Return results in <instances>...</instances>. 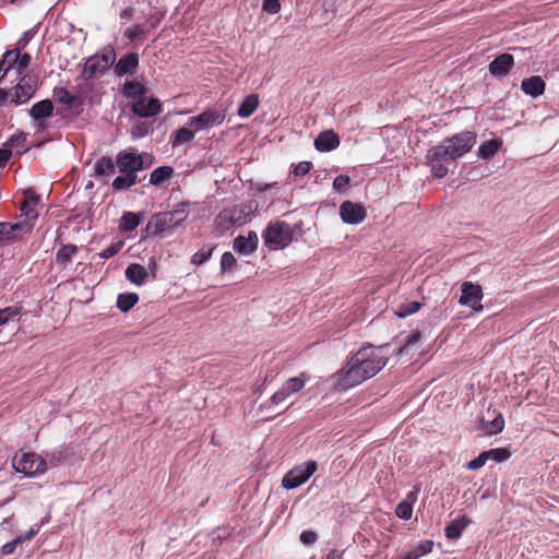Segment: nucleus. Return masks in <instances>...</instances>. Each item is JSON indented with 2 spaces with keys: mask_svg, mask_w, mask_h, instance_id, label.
<instances>
[{
  "mask_svg": "<svg viewBox=\"0 0 559 559\" xmlns=\"http://www.w3.org/2000/svg\"><path fill=\"white\" fill-rule=\"evenodd\" d=\"M386 346H366L356 352L335 374V389L347 391L374 377L388 362V357L381 353Z\"/></svg>",
  "mask_w": 559,
  "mask_h": 559,
  "instance_id": "f257e3e1",
  "label": "nucleus"
},
{
  "mask_svg": "<svg viewBox=\"0 0 559 559\" xmlns=\"http://www.w3.org/2000/svg\"><path fill=\"white\" fill-rule=\"evenodd\" d=\"M190 205V202H180L171 211L153 215L146 225V230L152 235H160L169 228L181 225L189 215Z\"/></svg>",
  "mask_w": 559,
  "mask_h": 559,
  "instance_id": "f03ea898",
  "label": "nucleus"
},
{
  "mask_svg": "<svg viewBox=\"0 0 559 559\" xmlns=\"http://www.w3.org/2000/svg\"><path fill=\"white\" fill-rule=\"evenodd\" d=\"M264 245L269 250L284 249L293 241V231L288 223H270L263 231Z\"/></svg>",
  "mask_w": 559,
  "mask_h": 559,
  "instance_id": "7ed1b4c3",
  "label": "nucleus"
},
{
  "mask_svg": "<svg viewBox=\"0 0 559 559\" xmlns=\"http://www.w3.org/2000/svg\"><path fill=\"white\" fill-rule=\"evenodd\" d=\"M453 152L442 141L440 144L430 147L426 154L427 165L430 166L431 175L436 178H444L449 168L447 162L456 160Z\"/></svg>",
  "mask_w": 559,
  "mask_h": 559,
  "instance_id": "20e7f679",
  "label": "nucleus"
},
{
  "mask_svg": "<svg viewBox=\"0 0 559 559\" xmlns=\"http://www.w3.org/2000/svg\"><path fill=\"white\" fill-rule=\"evenodd\" d=\"M12 467L26 477L41 475L47 469L46 461L34 452L16 453L12 459Z\"/></svg>",
  "mask_w": 559,
  "mask_h": 559,
  "instance_id": "39448f33",
  "label": "nucleus"
},
{
  "mask_svg": "<svg viewBox=\"0 0 559 559\" xmlns=\"http://www.w3.org/2000/svg\"><path fill=\"white\" fill-rule=\"evenodd\" d=\"M317 468V462L311 460L297 465L284 475L282 486L287 490L295 489L305 484L316 473Z\"/></svg>",
  "mask_w": 559,
  "mask_h": 559,
  "instance_id": "423d86ee",
  "label": "nucleus"
},
{
  "mask_svg": "<svg viewBox=\"0 0 559 559\" xmlns=\"http://www.w3.org/2000/svg\"><path fill=\"white\" fill-rule=\"evenodd\" d=\"M476 133L473 131H462L453 134L452 136L445 138L442 141L456 156V158L463 157L466 153L471 152L473 146L476 144Z\"/></svg>",
  "mask_w": 559,
  "mask_h": 559,
  "instance_id": "0eeeda50",
  "label": "nucleus"
},
{
  "mask_svg": "<svg viewBox=\"0 0 559 559\" xmlns=\"http://www.w3.org/2000/svg\"><path fill=\"white\" fill-rule=\"evenodd\" d=\"M251 207L247 204H239L233 209L223 210L218 216V225L224 229H230L234 226H241L247 223Z\"/></svg>",
  "mask_w": 559,
  "mask_h": 559,
  "instance_id": "6e6552de",
  "label": "nucleus"
},
{
  "mask_svg": "<svg viewBox=\"0 0 559 559\" xmlns=\"http://www.w3.org/2000/svg\"><path fill=\"white\" fill-rule=\"evenodd\" d=\"M37 87V80L31 75L23 76L20 82L10 90V104L22 105L31 99Z\"/></svg>",
  "mask_w": 559,
  "mask_h": 559,
  "instance_id": "1a4fd4ad",
  "label": "nucleus"
},
{
  "mask_svg": "<svg viewBox=\"0 0 559 559\" xmlns=\"http://www.w3.org/2000/svg\"><path fill=\"white\" fill-rule=\"evenodd\" d=\"M32 57L19 48L8 50L0 60V70H25L31 66Z\"/></svg>",
  "mask_w": 559,
  "mask_h": 559,
  "instance_id": "9d476101",
  "label": "nucleus"
},
{
  "mask_svg": "<svg viewBox=\"0 0 559 559\" xmlns=\"http://www.w3.org/2000/svg\"><path fill=\"white\" fill-rule=\"evenodd\" d=\"M224 120V116L216 109H206L198 116L191 117L187 126L199 132L204 129H210L219 126Z\"/></svg>",
  "mask_w": 559,
  "mask_h": 559,
  "instance_id": "9b49d317",
  "label": "nucleus"
},
{
  "mask_svg": "<svg viewBox=\"0 0 559 559\" xmlns=\"http://www.w3.org/2000/svg\"><path fill=\"white\" fill-rule=\"evenodd\" d=\"M116 165L120 173L135 175L145 167L143 155L127 151L117 154Z\"/></svg>",
  "mask_w": 559,
  "mask_h": 559,
  "instance_id": "f8f14e48",
  "label": "nucleus"
},
{
  "mask_svg": "<svg viewBox=\"0 0 559 559\" xmlns=\"http://www.w3.org/2000/svg\"><path fill=\"white\" fill-rule=\"evenodd\" d=\"M511 456V452L506 448H495L488 451H483L477 457L466 464L469 471H476L483 467L487 461L491 460L496 463L507 461Z\"/></svg>",
  "mask_w": 559,
  "mask_h": 559,
  "instance_id": "ddd939ff",
  "label": "nucleus"
},
{
  "mask_svg": "<svg viewBox=\"0 0 559 559\" xmlns=\"http://www.w3.org/2000/svg\"><path fill=\"white\" fill-rule=\"evenodd\" d=\"M461 296L459 302L463 306H468L475 311H480L483 309V305L480 304L483 299V290L478 284H473L471 282H464L461 287Z\"/></svg>",
  "mask_w": 559,
  "mask_h": 559,
  "instance_id": "4468645a",
  "label": "nucleus"
},
{
  "mask_svg": "<svg viewBox=\"0 0 559 559\" xmlns=\"http://www.w3.org/2000/svg\"><path fill=\"white\" fill-rule=\"evenodd\" d=\"M340 216L345 224L358 225L366 218L367 213L360 203L344 201L340 206Z\"/></svg>",
  "mask_w": 559,
  "mask_h": 559,
  "instance_id": "2eb2a0df",
  "label": "nucleus"
},
{
  "mask_svg": "<svg viewBox=\"0 0 559 559\" xmlns=\"http://www.w3.org/2000/svg\"><path fill=\"white\" fill-rule=\"evenodd\" d=\"M131 109L134 115L141 118H150L162 111V105L157 98H146L144 95L132 104Z\"/></svg>",
  "mask_w": 559,
  "mask_h": 559,
  "instance_id": "dca6fc26",
  "label": "nucleus"
},
{
  "mask_svg": "<svg viewBox=\"0 0 559 559\" xmlns=\"http://www.w3.org/2000/svg\"><path fill=\"white\" fill-rule=\"evenodd\" d=\"M115 61V50L111 47H106L86 61L84 70H109Z\"/></svg>",
  "mask_w": 559,
  "mask_h": 559,
  "instance_id": "f3484780",
  "label": "nucleus"
},
{
  "mask_svg": "<svg viewBox=\"0 0 559 559\" xmlns=\"http://www.w3.org/2000/svg\"><path fill=\"white\" fill-rule=\"evenodd\" d=\"M258 243V235L251 230L248 233V237L237 236L233 241V249L239 254L250 255L257 250Z\"/></svg>",
  "mask_w": 559,
  "mask_h": 559,
  "instance_id": "a211bd4d",
  "label": "nucleus"
},
{
  "mask_svg": "<svg viewBox=\"0 0 559 559\" xmlns=\"http://www.w3.org/2000/svg\"><path fill=\"white\" fill-rule=\"evenodd\" d=\"M53 97L58 103L67 105L76 115L83 110L82 99L75 95H72L66 87L55 88Z\"/></svg>",
  "mask_w": 559,
  "mask_h": 559,
  "instance_id": "6ab92c4d",
  "label": "nucleus"
},
{
  "mask_svg": "<svg viewBox=\"0 0 559 559\" xmlns=\"http://www.w3.org/2000/svg\"><path fill=\"white\" fill-rule=\"evenodd\" d=\"M340 145V138L333 130L321 132L314 140V147L319 152H330Z\"/></svg>",
  "mask_w": 559,
  "mask_h": 559,
  "instance_id": "aec40b11",
  "label": "nucleus"
},
{
  "mask_svg": "<svg viewBox=\"0 0 559 559\" xmlns=\"http://www.w3.org/2000/svg\"><path fill=\"white\" fill-rule=\"evenodd\" d=\"M39 201V197L33 189L24 191V201L21 204V216L27 217L28 219H37L38 212L34 207Z\"/></svg>",
  "mask_w": 559,
  "mask_h": 559,
  "instance_id": "412c9836",
  "label": "nucleus"
},
{
  "mask_svg": "<svg viewBox=\"0 0 559 559\" xmlns=\"http://www.w3.org/2000/svg\"><path fill=\"white\" fill-rule=\"evenodd\" d=\"M472 523V520L466 515H460L452 520L444 528V534L448 539H457L462 536L463 531Z\"/></svg>",
  "mask_w": 559,
  "mask_h": 559,
  "instance_id": "4be33fe9",
  "label": "nucleus"
},
{
  "mask_svg": "<svg viewBox=\"0 0 559 559\" xmlns=\"http://www.w3.org/2000/svg\"><path fill=\"white\" fill-rule=\"evenodd\" d=\"M521 90L524 94L536 98L544 93L545 82L540 76L534 75L522 81Z\"/></svg>",
  "mask_w": 559,
  "mask_h": 559,
  "instance_id": "5701e85b",
  "label": "nucleus"
},
{
  "mask_svg": "<svg viewBox=\"0 0 559 559\" xmlns=\"http://www.w3.org/2000/svg\"><path fill=\"white\" fill-rule=\"evenodd\" d=\"M126 278L134 285L141 286L148 278V272L142 264L131 263L124 271Z\"/></svg>",
  "mask_w": 559,
  "mask_h": 559,
  "instance_id": "b1692460",
  "label": "nucleus"
},
{
  "mask_svg": "<svg viewBox=\"0 0 559 559\" xmlns=\"http://www.w3.org/2000/svg\"><path fill=\"white\" fill-rule=\"evenodd\" d=\"M3 145L11 151V156L13 154L22 155L28 151L27 135L24 132H16Z\"/></svg>",
  "mask_w": 559,
  "mask_h": 559,
  "instance_id": "393cba45",
  "label": "nucleus"
},
{
  "mask_svg": "<svg viewBox=\"0 0 559 559\" xmlns=\"http://www.w3.org/2000/svg\"><path fill=\"white\" fill-rule=\"evenodd\" d=\"M502 144L501 139H491L483 142L477 151L478 158L486 162L490 160L502 148Z\"/></svg>",
  "mask_w": 559,
  "mask_h": 559,
  "instance_id": "a878e982",
  "label": "nucleus"
},
{
  "mask_svg": "<svg viewBox=\"0 0 559 559\" xmlns=\"http://www.w3.org/2000/svg\"><path fill=\"white\" fill-rule=\"evenodd\" d=\"M35 221L36 219H28L27 217H25L23 221H19L15 223H4L7 225L11 238L14 240L26 234H29L34 227Z\"/></svg>",
  "mask_w": 559,
  "mask_h": 559,
  "instance_id": "bb28decb",
  "label": "nucleus"
},
{
  "mask_svg": "<svg viewBox=\"0 0 559 559\" xmlns=\"http://www.w3.org/2000/svg\"><path fill=\"white\" fill-rule=\"evenodd\" d=\"M52 111V102L50 99H43L35 103L28 110V114L34 120H40L51 116Z\"/></svg>",
  "mask_w": 559,
  "mask_h": 559,
  "instance_id": "cd10ccee",
  "label": "nucleus"
},
{
  "mask_svg": "<svg viewBox=\"0 0 559 559\" xmlns=\"http://www.w3.org/2000/svg\"><path fill=\"white\" fill-rule=\"evenodd\" d=\"M195 131L192 128L181 127L177 130H175L169 138V143L173 147H177L180 145H183L186 143H189L194 139Z\"/></svg>",
  "mask_w": 559,
  "mask_h": 559,
  "instance_id": "c85d7f7f",
  "label": "nucleus"
},
{
  "mask_svg": "<svg viewBox=\"0 0 559 559\" xmlns=\"http://www.w3.org/2000/svg\"><path fill=\"white\" fill-rule=\"evenodd\" d=\"M142 221V213L124 212L120 218L119 229L121 233L133 231Z\"/></svg>",
  "mask_w": 559,
  "mask_h": 559,
  "instance_id": "c756f323",
  "label": "nucleus"
},
{
  "mask_svg": "<svg viewBox=\"0 0 559 559\" xmlns=\"http://www.w3.org/2000/svg\"><path fill=\"white\" fill-rule=\"evenodd\" d=\"M259 106V96L257 94L247 95L239 104L237 115L240 118L250 117Z\"/></svg>",
  "mask_w": 559,
  "mask_h": 559,
  "instance_id": "7c9ffc66",
  "label": "nucleus"
},
{
  "mask_svg": "<svg viewBox=\"0 0 559 559\" xmlns=\"http://www.w3.org/2000/svg\"><path fill=\"white\" fill-rule=\"evenodd\" d=\"M116 164L111 157L103 156L94 166V176L96 178L109 177L115 173Z\"/></svg>",
  "mask_w": 559,
  "mask_h": 559,
  "instance_id": "2f4dec72",
  "label": "nucleus"
},
{
  "mask_svg": "<svg viewBox=\"0 0 559 559\" xmlns=\"http://www.w3.org/2000/svg\"><path fill=\"white\" fill-rule=\"evenodd\" d=\"M432 548V540H420L412 550L405 552L401 559H419L421 556L430 554Z\"/></svg>",
  "mask_w": 559,
  "mask_h": 559,
  "instance_id": "473e14b6",
  "label": "nucleus"
},
{
  "mask_svg": "<svg viewBox=\"0 0 559 559\" xmlns=\"http://www.w3.org/2000/svg\"><path fill=\"white\" fill-rule=\"evenodd\" d=\"M145 93V86L135 81H127L122 86L123 96L133 99V103L138 102V99L144 96Z\"/></svg>",
  "mask_w": 559,
  "mask_h": 559,
  "instance_id": "72a5a7b5",
  "label": "nucleus"
},
{
  "mask_svg": "<svg viewBox=\"0 0 559 559\" xmlns=\"http://www.w3.org/2000/svg\"><path fill=\"white\" fill-rule=\"evenodd\" d=\"M79 251L78 246L72 243L62 245L56 253V263L66 265Z\"/></svg>",
  "mask_w": 559,
  "mask_h": 559,
  "instance_id": "f704fd0d",
  "label": "nucleus"
},
{
  "mask_svg": "<svg viewBox=\"0 0 559 559\" xmlns=\"http://www.w3.org/2000/svg\"><path fill=\"white\" fill-rule=\"evenodd\" d=\"M139 301V296L135 293H122L117 297V308L121 312H128L131 310Z\"/></svg>",
  "mask_w": 559,
  "mask_h": 559,
  "instance_id": "c9c22d12",
  "label": "nucleus"
},
{
  "mask_svg": "<svg viewBox=\"0 0 559 559\" xmlns=\"http://www.w3.org/2000/svg\"><path fill=\"white\" fill-rule=\"evenodd\" d=\"M139 178L135 174H124V176H118L112 181V189L117 191L129 190L135 183H138Z\"/></svg>",
  "mask_w": 559,
  "mask_h": 559,
  "instance_id": "e433bc0d",
  "label": "nucleus"
},
{
  "mask_svg": "<svg viewBox=\"0 0 559 559\" xmlns=\"http://www.w3.org/2000/svg\"><path fill=\"white\" fill-rule=\"evenodd\" d=\"M174 174V168L170 166H160L155 168L150 176V183L154 186L162 185L165 180L169 179Z\"/></svg>",
  "mask_w": 559,
  "mask_h": 559,
  "instance_id": "4c0bfd02",
  "label": "nucleus"
},
{
  "mask_svg": "<svg viewBox=\"0 0 559 559\" xmlns=\"http://www.w3.org/2000/svg\"><path fill=\"white\" fill-rule=\"evenodd\" d=\"M215 247L216 246L212 243L203 245L201 249L192 255L191 263L199 266L207 262L211 259Z\"/></svg>",
  "mask_w": 559,
  "mask_h": 559,
  "instance_id": "58836bf2",
  "label": "nucleus"
},
{
  "mask_svg": "<svg viewBox=\"0 0 559 559\" xmlns=\"http://www.w3.org/2000/svg\"><path fill=\"white\" fill-rule=\"evenodd\" d=\"M139 64V56L135 52L124 55L117 63L115 70H133Z\"/></svg>",
  "mask_w": 559,
  "mask_h": 559,
  "instance_id": "ea45409f",
  "label": "nucleus"
},
{
  "mask_svg": "<svg viewBox=\"0 0 559 559\" xmlns=\"http://www.w3.org/2000/svg\"><path fill=\"white\" fill-rule=\"evenodd\" d=\"M513 61L512 55L502 53L489 64L488 70H508L513 66Z\"/></svg>",
  "mask_w": 559,
  "mask_h": 559,
  "instance_id": "a19ab883",
  "label": "nucleus"
},
{
  "mask_svg": "<svg viewBox=\"0 0 559 559\" xmlns=\"http://www.w3.org/2000/svg\"><path fill=\"white\" fill-rule=\"evenodd\" d=\"M305 386V381L300 377L289 378L281 388L286 395L290 396L294 393L299 392Z\"/></svg>",
  "mask_w": 559,
  "mask_h": 559,
  "instance_id": "79ce46f5",
  "label": "nucleus"
},
{
  "mask_svg": "<svg viewBox=\"0 0 559 559\" xmlns=\"http://www.w3.org/2000/svg\"><path fill=\"white\" fill-rule=\"evenodd\" d=\"M421 306L423 305L419 301L405 302L399 306L397 310L395 311V314L399 318H406L408 316L416 313L421 308Z\"/></svg>",
  "mask_w": 559,
  "mask_h": 559,
  "instance_id": "37998d69",
  "label": "nucleus"
},
{
  "mask_svg": "<svg viewBox=\"0 0 559 559\" xmlns=\"http://www.w3.org/2000/svg\"><path fill=\"white\" fill-rule=\"evenodd\" d=\"M421 341V333L419 331H413L411 335L407 336L405 344L401 346L397 350L399 356H403L408 354V352L419 342Z\"/></svg>",
  "mask_w": 559,
  "mask_h": 559,
  "instance_id": "c03bdc74",
  "label": "nucleus"
},
{
  "mask_svg": "<svg viewBox=\"0 0 559 559\" xmlns=\"http://www.w3.org/2000/svg\"><path fill=\"white\" fill-rule=\"evenodd\" d=\"M503 427L504 419L502 415H498L496 418L486 424L485 431L487 435H497L502 431Z\"/></svg>",
  "mask_w": 559,
  "mask_h": 559,
  "instance_id": "a18cd8bd",
  "label": "nucleus"
},
{
  "mask_svg": "<svg viewBox=\"0 0 559 559\" xmlns=\"http://www.w3.org/2000/svg\"><path fill=\"white\" fill-rule=\"evenodd\" d=\"M413 508L408 502L401 501L395 508V514L399 519L407 521L413 515Z\"/></svg>",
  "mask_w": 559,
  "mask_h": 559,
  "instance_id": "49530a36",
  "label": "nucleus"
},
{
  "mask_svg": "<svg viewBox=\"0 0 559 559\" xmlns=\"http://www.w3.org/2000/svg\"><path fill=\"white\" fill-rule=\"evenodd\" d=\"M150 132V124L143 121H138L132 126L131 136L133 139H142Z\"/></svg>",
  "mask_w": 559,
  "mask_h": 559,
  "instance_id": "de8ad7c7",
  "label": "nucleus"
},
{
  "mask_svg": "<svg viewBox=\"0 0 559 559\" xmlns=\"http://www.w3.org/2000/svg\"><path fill=\"white\" fill-rule=\"evenodd\" d=\"M236 259L231 252H224L221 257V272H227L236 265Z\"/></svg>",
  "mask_w": 559,
  "mask_h": 559,
  "instance_id": "09e8293b",
  "label": "nucleus"
},
{
  "mask_svg": "<svg viewBox=\"0 0 559 559\" xmlns=\"http://www.w3.org/2000/svg\"><path fill=\"white\" fill-rule=\"evenodd\" d=\"M123 247V242L122 241H118L116 243H112L110 245L109 247L105 248L100 253H99V257L102 259H110L112 258L114 255H116Z\"/></svg>",
  "mask_w": 559,
  "mask_h": 559,
  "instance_id": "8fccbe9b",
  "label": "nucleus"
},
{
  "mask_svg": "<svg viewBox=\"0 0 559 559\" xmlns=\"http://www.w3.org/2000/svg\"><path fill=\"white\" fill-rule=\"evenodd\" d=\"M23 544V539H22V536H19L14 539H12L11 542L4 544L2 547H1V554L3 556H10L12 554H14L16 547L19 545H22Z\"/></svg>",
  "mask_w": 559,
  "mask_h": 559,
  "instance_id": "3c124183",
  "label": "nucleus"
},
{
  "mask_svg": "<svg viewBox=\"0 0 559 559\" xmlns=\"http://www.w3.org/2000/svg\"><path fill=\"white\" fill-rule=\"evenodd\" d=\"M0 312L9 322L20 320L21 309L19 307H5L0 309Z\"/></svg>",
  "mask_w": 559,
  "mask_h": 559,
  "instance_id": "603ef678",
  "label": "nucleus"
},
{
  "mask_svg": "<svg viewBox=\"0 0 559 559\" xmlns=\"http://www.w3.org/2000/svg\"><path fill=\"white\" fill-rule=\"evenodd\" d=\"M262 10L270 14H275L281 10L280 0H263Z\"/></svg>",
  "mask_w": 559,
  "mask_h": 559,
  "instance_id": "864d4df0",
  "label": "nucleus"
},
{
  "mask_svg": "<svg viewBox=\"0 0 559 559\" xmlns=\"http://www.w3.org/2000/svg\"><path fill=\"white\" fill-rule=\"evenodd\" d=\"M350 182V178L347 175H338L333 180V188L336 191H342L344 188H346Z\"/></svg>",
  "mask_w": 559,
  "mask_h": 559,
  "instance_id": "5fc2aeb1",
  "label": "nucleus"
},
{
  "mask_svg": "<svg viewBox=\"0 0 559 559\" xmlns=\"http://www.w3.org/2000/svg\"><path fill=\"white\" fill-rule=\"evenodd\" d=\"M299 539L304 545H312L317 542L318 535L313 531H302Z\"/></svg>",
  "mask_w": 559,
  "mask_h": 559,
  "instance_id": "6e6d98bb",
  "label": "nucleus"
},
{
  "mask_svg": "<svg viewBox=\"0 0 559 559\" xmlns=\"http://www.w3.org/2000/svg\"><path fill=\"white\" fill-rule=\"evenodd\" d=\"M312 164L310 162H300L298 165L294 168V175L296 177H302L307 175L311 169Z\"/></svg>",
  "mask_w": 559,
  "mask_h": 559,
  "instance_id": "4d7b16f0",
  "label": "nucleus"
},
{
  "mask_svg": "<svg viewBox=\"0 0 559 559\" xmlns=\"http://www.w3.org/2000/svg\"><path fill=\"white\" fill-rule=\"evenodd\" d=\"M143 33H144L143 26L140 24H136V25H133V26L127 28L124 31V36L128 37L129 39H135Z\"/></svg>",
  "mask_w": 559,
  "mask_h": 559,
  "instance_id": "13d9d810",
  "label": "nucleus"
},
{
  "mask_svg": "<svg viewBox=\"0 0 559 559\" xmlns=\"http://www.w3.org/2000/svg\"><path fill=\"white\" fill-rule=\"evenodd\" d=\"M420 491V485H415L414 489L407 492L406 497L402 500L403 502H408L412 507H414L417 501L418 493Z\"/></svg>",
  "mask_w": 559,
  "mask_h": 559,
  "instance_id": "bf43d9fd",
  "label": "nucleus"
},
{
  "mask_svg": "<svg viewBox=\"0 0 559 559\" xmlns=\"http://www.w3.org/2000/svg\"><path fill=\"white\" fill-rule=\"evenodd\" d=\"M287 397L289 396L286 395V393L282 389H280L270 397V401L267 403L272 405H278L283 403Z\"/></svg>",
  "mask_w": 559,
  "mask_h": 559,
  "instance_id": "052dcab7",
  "label": "nucleus"
},
{
  "mask_svg": "<svg viewBox=\"0 0 559 559\" xmlns=\"http://www.w3.org/2000/svg\"><path fill=\"white\" fill-rule=\"evenodd\" d=\"M13 240L9 234L5 223H0V247L5 242Z\"/></svg>",
  "mask_w": 559,
  "mask_h": 559,
  "instance_id": "680f3d73",
  "label": "nucleus"
},
{
  "mask_svg": "<svg viewBox=\"0 0 559 559\" xmlns=\"http://www.w3.org/2000/svg\"><path fill=\"white\" fill-rule=\"evenodd\" d=\"M11 158V151L7 150L4 145L0 148V168H3L8 160Z\"/></svg>",
  "mask_w": 559,
  "mask_h": 559,
  "instance_id": "e2e57ef3",
  "label": "nucleus"
},
{
  "mask_svg": "<svg viewBox=\"0 0 559 559\" xmlns=\"http://www.w3.org/2000/svg\"><path fill=\"white\" fill-rule=\"evenodd\" d=\"M8 103H10V91L0 88V107L5 106Z\"/></svg>",
  "mask_w": 559,
  "mask_h": 559,
  "instance_id": "0e129e2a",
  "label": "nucleus"
},
{
  "mask_svg": "<svg viewBox=\"0 0 559 559\" xmlns=\"http://www.w3.org/2000/svg\"><path fill=\"white\" fill-rule=\"evenodd\" d=\"M133 13V9L132 8H127L122 11L121 13V17H130Z\"/></svg>",
  "mask_w": 559,
  "mask_h": 559,
  "instance_id": "69168bd1",
  "label": "nucleus"
},
{
  "mask_svg": "<svg viewBox=\"0 0 559 559\" xmlns=\"http://www.w3.org/2000/svg\"><path fill=\"white\" fill-rule=\"evenodd\" d=\"M35 534H36V532L33 528L31 531H28L25 536H22L23 543L25 540L31 539Z\"/></svg>",
  "mask_w": 559,
  "mask_h": 559,
  "instance_id": "338daca9",
  "label": "nucleus"
},
{
  "mask_svg": "<svg viewBox=\"0 0 559 559\" xmlns=\"http://www.w3.org/2000/svg\"><path fill=\"white\" fill-rule=\"evenodd\" d=\"M29 35H31V32H25V33H24V36H23V39H22V40H24L23 46H25V44L27 43V39H28V36H29Z\"/></svg>",
  "mask_w": 559,
  "mask_h": 559,
  "instance_id": "774afa93",
  "label": "nucleus"
}]
</instances>
